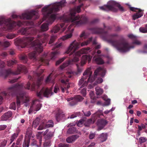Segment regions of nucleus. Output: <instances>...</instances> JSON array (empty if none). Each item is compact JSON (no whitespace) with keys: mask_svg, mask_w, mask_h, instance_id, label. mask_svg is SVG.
I'll return each mask as SVG.
<instances>
[{"mask_svg":"<svg viewBox=\"0 0 147 147\" xmlns=\"http://www.w3.org/2000/svg\"><path fill=\"white\" fill-rule=\"evenodd\" d=\"M84 120L81 119L79 120L78 123H77V125L78 126L81 127L83 125V123L84 122Z\"/></svg>","mask_w":147,"mask_h":147,"instance_id":"nucleus-43","label":"nucleus"},{"mask_svg":"<svg viewBox=\"0 0 147 147\" xmlns=\"http://www.w3.org/2000/svg\"><path fill=\"white\" fill-rule=\"evenodd\" d=\"M52 74H51L46 78L45 80V82L46 83L53 82V80L51 79V75Z\"/></svg>","mask_w":147,"mask_h":147,"instance_id":"nucleus-38","label":"nucleus"},{"mask_svg":"<svg viewBox=\"0 0 147 147\" xmlns=\"http://www.w3.org/2000/svg\"><path fill=\"white\" fill-rule=\"evenodd\" d=\"M48 35L44 34L42 36L38 35L37 38L32 42L34 38L31 37H27L20 39L18 40V45L20 46L22 48L27 46L28 47H32L35 50L33 53H30L29 55V57L31 59H35L36 53V51L40 53L43 50L42 47L41 46L42 43L45 42L47 40Z\"/></svg>","mask_w":147,"mask_h":147,"instance_id":"nucleus-3","label":"nucleus"},{"mask_svg":"<svg viewBox=\"0 0 147 147\" xmlns=\"http://www.w3.org/2000/svg\"><path fill=\"white\" fill-rule=\"evenodd\" d=\"M76 131V129L74 127L69 128L67 130V132L68 134H72L74 133Z\"/></svg>","mask_w":147,"mask_h":147,"instance_id":"nucleus-41","label":"nucleus"},{"mask_svg":"<svg viewBox=\"0 0 147 147\" xmlns=\"http://www.w3.org/2000/svg\"><path fill=\"white\" fill-rule=\"evenodd\" d=\"M80 43L74 40L71 42L67 48L65 53L69 54V56L73 55V57L71 60L64 63L60 67L61 69H63L69 65H72L74 63H77L80 61L81 55L84 54L88 53L89 52L90 48L82 49L77 52L76 51L80 48Z\"/></svg>","mask_w":147,"mask_h":147,"instance_id":"nucleus-4","label":"nucleus"},{"mask_svg":"<svg viewBox=\"0 0 147 147\" xmlns=\"http://www.w3.org/2000/svg\"><path fill=\"white\" fill-rule=\"evenodd\" d=\"M15 36V35L13 34H9L6 36L7 38L9 39H12Z\"/></svg>","mask_w":147,"mask_h":147,"instance_id":"nucleus-55","label":"nucleus"},{"mask_svg":"<svg viewBox=\"0 0 147 147\" xmlns=\"http://www.w3.org/2000/svg\"><path fill=\"white\" fill-rule=\"evenodd\" d=\"M15 61L9 60L7 62V65L8 66H11L16 63Z\"/></svg>","mask_w":147,"mask_h":147,"instance_id":"nucleus-44","label":"nucleus"},{"mask_svg":"<svg viewBox=\"0 0 147 147\" xmlns=\"http://www.w3.org/2000/svg\"><path fill=\"white\" fill-rule=\"evenodd\" d=\"M59 91V88L57 86H55L54 87V92L55 93H57Z\"/></svg>","mask_w":147,"mask_h":147,"instance_id":"nucleus-61","label":"nucleus"},{"mask_svg":"<svg viewBox=\"0 0 147 147\" xmlns=\"http://www.w3.org/2000/svg\"><path fill=\"white\" fill-rule=\"evenodd\" d=\"M88 36V35L86 34L84 32H83L80 36L81 38H86Z\"/></svg>","mask_w":147,"mask_h":147,"instance_id":"nucleus-47","label":"nucleus"},{"mask_svg":"<svg viewBox=\"0 0 147 147\" xmlns=\"http://www.w3.org/2000/svg\"><path fill=\"white\" fill-rule=\"evenodd\" d=\"M107 123V121L105 119L98 120L97 122V124L98 127V130H100L102 129Z\"/></svg>","mask_w":147,"mask_h":147,"instance_id":"nucleus-22","label":"nucleus"},{"mask_svg":"<svg viewBox=\"0 0 147 147\" xmlns=\"http://www.w3.org/2000/svg\"><path fill=\"white\" fill-rule=\"evenodd\" d=\"M147 139L144 137H141L139 139V141L140 143H144L147 140Z\"/></svg>","mask_w":147,"mask_h":147,"instance_id":"nucleus-46","label":"nucleus"},{"mask_svg":"<svg viewBox=\"0 0 147 147\" xmlns=\"http://www.w3.org/2000/svg\"><path fill=\"white\" fill-rule=\"evenodd\" d=\"M138 133L139 135H140V131H141L143 129L145 128L146 127L145 125H144L142 123L141 124V125H138Z\"/></svg>","mask_w":147,"mask_h":147,"instance_id":"nucleus-39","label":"nucleus"},{"mask_svg":"<svg viewBox=\"0 0 147 147\" xmlns=\"http://www.w3.org/2000/svg\"><path fill=\"white\" fill-rule=\"evenodd\" d=\"M41 107V105L38 100H36L33 101L30 108L28 111L29 114L31 113L33 110L37 111L39 110Z\"/></svg>","mask_w":147,"mask_h":147,"instance_id":"nucleus-16","label":"nucleus"},{"mask_svg":"<svg viewBox=\"0 0 147 147\" xmlns=\"http://www.w3.org/2000/svg\"><path fill=\"white\" fill-rule=\"evenodd\" d=\"M103 116L102 111L98 110L96 112L93 114L91 116V118L87 120L85 123L86 126H89L91 124L94 123L97 117H100Z\"/></svg>","mask_w":147,"mask_h":147,"instance_id":"nucleus-13","label":"nucleus"},{"mask_svg":"<svg viewBox=\"0 0 147 147\" xmlns=\"http://www.w3.org/2000/svg\"><path fill=\"white\" fill-rule=\"evenodd\" d=\"M117 8H118L121 11H123V9L119 3L113 0L109 1L107 5H104L100 7V9L104 11L112 10L116 11L117 10Z\"/></svg>","mask_w":147,"mask_h":147,"instance_id":"nucleus-9","label":"nucleus"},{"mask_svg":"<svg viewBox=\"0 0 147 147\" xmlns=\"http://www.w3.org/2000/svg\"><path fill=\"white\" fill-rule=\"evenodd\" d=\"M12 115V112L11 111H8L5 113L1 117V120L2 121H6Z\"/></svg>","mask_w":147,"mask_h":147,"instance_id":"nucleus-28","label":"nucleus"},{"mask_svg":"<svg viewBox=\"0 0 147 147\" xmlns=\"http://www.w3.org/2000/svg\"><path fill=\"white\" fill-rule=\"evenodd\" d=\"M102 98L105 101L104 104H102V106H107L110 105L111 100L110 99L107 98V96L106 95H104L102 97Z\"/></svg>","mask_w":147,"mask_h":147,"instance_id":"nucleus-29","label":"nucleus"},{"mask_svg":"<svg viewBox=\"0 0 147 147\" xmlns=\"http://www.w3.org/2000/svg\"><path fill=\"white\" fill-rule=\"evenodd\" d=\"M81 93L84 96H85L86 94V88H83L81 90Z\"/></svg>","mask_w":147,"mask_h":147,"instance_id":"nucleus-54","label":"nucleus"},{"mask_svg":"<svg viewBox=\"0 0 147 147\" xmlns=\"http://www.w3.org/2000/svg\"><path fill=\"white\" fill-rule=\"evenodd\" d=\"M107 133H103L100 135L99 138L101 142L105 141L107 139Z\"/></svg>","mask_w":147,"mask_h":147,"instance_id":"nucleus-33","label":"nucleus"},{"mask_svg":"<svg viewBox=\"0 0 147 147\" xmlns=\"http://www.w3.org/2000/svg\"><path fill=\"white\" fill-rule=\"evenodd\" d=\"M114 109L113 110V108H112L111 109H110L109 110H107L105 111L104 112V113L105 114H107L109 113L111 111H114Z\"/></svg>","mask_w":147,"mask_h":147,"instance_id":"nucleus-64","label":"nucleus"},{"mask_svg":"<svg viewBox=\"0 0 147 147\" xmlns=\"http://www.w3.org/2000/svg\"><path fill=\"white\" fill-rule=\"evenodd\" d=\"M96 55L93 57V61L98 64H102L104 63L103 60L100 57H96Z\"/></svg>","mask_w":147,"mask_h":147,"instance_id":"nucleus-27","label":"nucleus"},{"mask_svg":"<svg viewBox=\"0 0 147 147\" xmlns=\"http://www.w3.org/2000/svg\"><path fill=\"white\" fill-rule=\"evenodd\" d=\"M10 45V43L8 41H4L3 42L2 46L5 47H7Z\"/></svg>","mask_w":147,"mask_h":147,"instance_id":"nucleus-48","label":"nucleus"},{"mask_svg":"<svg viewBox=\"0 0 147 147\" xmlns=\"http://www.w3.org/2000/svg\"><path fill=\"white\" fill-rule=\"evenodd\" d=\"M65 1L63 0L60 2H56L46 5L42 9V11L43 15V20L47 19L48 24L44 23L42 25L41 27L42 31L48 30L49 24H52L57 19H59L60 17H59L55 12L58 11L65 6L66 3Z\"/></svg>","mask_w":147,"mask_h":147,"instance_id":"nucleus-2","label":"nucleus"},{"mask_svg":"<svg viewBox=\"0 0 147 147\" xmlns=\"http://www.w3.org/2000/svg\"><path fill=\"white\" fill-rule=\"evenodd\" d=\"M129 6L130 10L136 12V13L134 14L132 16L133 19L134 20H135L140 18L143 16V11L142 10L136 8L131 7L130 5Z\"/></svg>","mask_w":147,"mask_h":147,"instance_id":"nucleus-15","label":"nucleus"},{"mask_svg":"<svg viewBox=\"0 0 147 147\" xmlns=\"http://www.w3.org/2000/svg\"><path fill=\"white\" fill-rule=\"evenodd\" d=\"M76 65L77 67V71L76 72H67L66 73V75H64V78H63V79H62L61 80V82L64 84H65V86H67V88L65 87L64 88L61 86V90L62 92H64L65 91V90H67V89L69 88L70 87V86L69 84L68 85H67V83L66 82L68 81V80L66 79L67 76H68L69 78H71L73 75L78 76L79 74L81 73L82 71V68L79 67V65L78 64H76Z\"/></svg>","mask_w":147,"mask_h":147,"instance_id":"nucleus-8","label":"nucleus"},{"mask_svg":"<svg viewBox=\"0 0 147 147\" xmlns=\"http://www.w3.org/2000/svg\"><path fill=\"white\" fill-rule=\"evenodd\" d=\"M84 115L86 117H89L91 114V113L90 111H86L85 112H84Z\"/></svg>","mask_w":147,"mask_h":147,"instance_id":"nucleus-57","label":"nucleus"},{"mask_svg":"<svg viewBox=\"0 0 147 147\" xmlns=\"http://www.w3.org/2000/svg\"><path fill=\"white\" fill-rule=\"evenodd\" d=\"M90 96L92 99L91 102L92 103H94L96 100V98L94 96V92L93 91H91L90 93Z\"/></svg>","mask_w":147,"mask_h":147,"instance_id":"nucleus-35","label":"nucleus"},{"mask_svg":"<svg viewBox=\"0 0 147 147\" xmlns=\"http://www.w3.org/2000/svg\"><path fill=\"white\" fill-rule=\"evenodd\" d=\"M26 69V68L23 65H18L17 71L15 72H13L11 69H9L6 72V74L7 75L10 74L12 73L13 74L17 75L20 73L21 71L22 70H25Z\"/></svg>","mask_w":147,"mask_h":147,"instance_id":"nucleus-20","label":"nucleus"},{"mask_svg":"<svg viewBox=\"0 0 147 147\" xmlns=\"http://www.w3.org/2000/svg\"><path fill=\"white\" fill-rule=\"evenodd\" d=\"M47 54L45 53L40 58V62L44 63L46 64H48V61L47 59Z\"/></svg>","mask_w":147,"mask_h":147,"instance_id":"nucleus-31","label":"nucleus"},{"mask_svg":"<svg viewBox=\"0 0 147 147\" xmlns=\"http://www.w3.org/2000/svg\"><path fill=\"white\" fill-rule=\"evenodd\" d=\"M3 24L4 30H13L17 26H20L22 25H24V23L19 21L16 23L11 20L10 18L5 19L2 16H0V25Z\"/></svg>","mask_w":147,"mask_h":147,"instance_id":"nucleus-6","label":"nucleus"},{"mask_svg":"<svg viewBox=\"0 0 147 147\" xmlns=\"http://www.w3.org/2000/svg\"><path fill=\"white\" fill-rule=\"evenodd\" d=\"M84 98L81 96L78 95L76 96L74 98H70L67 99L68 102H70L69 104L71 105H73L75 104L77 101L82 100Z\"/></svg>","mask_w":147,"mask_h":147,"instance_id":"nucleus-17","label":"nucleus"},{"mask_svg":"<svg viewBox=\"0 0 147 147\" xmlns=\"http://www.w3.org/2000/svg\"><path fill=\"white\" fill-rule=\"evenodd\" d=\"M110 43L120 52H125L128 51L130 49L134 47H130L128 43L121 41H109Z\"/></svg>","mask_w":147,"mask_h":147,"instance_id":"nucleus-7","label":"nucleus"},{"mask_svg":"<svg viewBox=\"0 0 147 147\" xmlns=\"http://www.w3.org/2000/svg\"><path fill=\"white\" fill-rule=\"evenodd\" d=\"M103 82V79L100 77L98 78L96 81L94 82L92 85L89 84L88 88L89 89H91L93 88L94 86L98 84H100Z\"/></svg>","mask_w":147,"mask_h":147,"instance_id":"nucleus-26","label":"nucleus"},{"mask_svg":"<svg viewBox=\"0 0 147 147\" xmlns=\"http://www.w3.org/2000/svg\"><path fill=\"white\" fill-rule=\"evenodd\" d=\"M54 132L49 129H47L44 133V136L46 140L50 139L53 136Z\"/></svg>","mask_w":147,"mask_h":147,"instance_id":"nucleus-24","label":"nucleus"},{"mask_svg":"<svg viewBox=\"0 0 147 147\" xmlns=\"http://www.w3.org/2000/svg\"><path fill=\"white\" fill-rule=\"evenodd\" d=\"M56 38V36H51V38L49 41V44H51L53 43L55 39Z\"/></svg>","mask_w":147,"mask_h":147,"instance_id":"nucleus-52","label":"nucleus"},{"mask_svg":"<svg viewBox=\"0 0 147 147\" xmlns=\"http://www.w3.org/2000/svg\"><path fill=\"white\" fill-rule=\"evenodd\" d=\"M79 137V135L78 134L73 135L67 138L66 139V141L68 143H72L74 142Z\"/></svg>","mask_w":147,"mask_h":147,"instance_id":"nucleus-25","label":"nucleus"},{"mask_svg":"<svg viewBox=\"0 0 147 147\" xmlns=\"http://www.w3.org/2000/svg\"><path fill=\"white\" fill-rule=\"evenodd\" d=\"M52 88H43L37 92V95L39 98H42L43 96L46 97H49L53 95V93L52 92Z\"/></svg>","mask_w":147,"mask_h":147,"instance_id":"nucleus-12","label":"nucleus"},{"mask_svg":"<svg viewBox=\"0 0 147 147\" xmlns=\"http://www.w3.org/2000/svg\"><path fill=\"white\" fill-rule=\"evenodd\" d=\"M65 116V115L63 113L62 111L61 110H59L58 112L56 115V119L57 121H59L60 119L63 118Z\"/></svg>","mask_w":147,"mask_h":147,"instance_id":"nucleus-30","label":"nucleus"},{"mask_svg":"<svg viewBox=\"0 0 147 147\" xmlns=\"http://www.w3.org/2000/svg\"><path fill=\"white\" fill-rule=\"evenodd\" d=\"M36 137L38 139V140L40 145H38L36 144V142L34 141L32 144V145L33 146H35L37 147H40L42 143V133L40 132H38L36 134Z\"/></svg>","mask_w":147,"mask_h":147,"instance_id":"nucleus-23","label":"nucleus"},{"mask_svg":"<svg viewBox=\"0 0 147 147\" xmlns=\"http://www.w3.org/2000/svg\"><path fill=\"white\" fill-rule=\"evenodd\" d=\"M10 109H12L14 110H15L16 109V106L15 102H13L11 104L9 107Z\"/></svg>","mask_w":147,"mask_h":147,"instance_id":"nucleus-51","label":"nucleus"},{"mask_svg":"<svg viewBox=\"0 0 147 147\" xmlns=\"http://www.w3.org/2000/svg\"><path fill=\"white\" fill-rule=\"evenodd\" d=\"M128 36L133 40H135L136 38L137 37L132 34H130L128 35Z\"/></svg>","mask_w":147,"mask_h":147,"instance_id":"nucleus-53","label":"nucleus"},{"mask_svg":"<svg viewBox=\"0 0 147 147\" xmlns=\"http://www.w3.org/2000/svg\"><path fill=\"white\" fill-rule=\"evenodd\" d=\"M19 86H14L11 87L9 88V89L10 90H15L16 88H19Z\"/></svg>","mask_w":147,"mask_h":147,"instance_id":"nucleus-60","label":"nucleus"},{"mask_svg":"<svg viewBox=\"0 0 147 147\" xmlns=\"http://www.w3.org/2000/svg\"><path fill=\"white\" fill-rule=\"evenodd\" d=\"M28 30L27 28H23L20 30V32L23 34L35 35L37 32L36 30L34 28H32L30 30Z\"/></svg>","mask_w":147,"mask_h":147,"instance_id":"nucleus-19","label":"nucleus"},{"mask_svg":"<svg viewBox=\"0 0 147 147\" xmlns=\"http://www.w3.org/2000/svg\"><path fill=\"white\" fill-rule=\"evenodd\" d=\"M140 32L143 33H147V24L145 27H141L139 28Z\"/></svg>","mask_w":147,"mask_h":147,"instance_id":"nucleus-40","label":"nucleus"},{"mask_svg":"<svg viewBox=\"0 0 147 147\" xmlns=\"http://www.w3.org/2000/svg\"><path fill=\"white\" fill-rule=\"evenodd\" d=\"M53 123L52 121H50L48 122H42L38 128V130H42L46 128L53 127Z\"/></svg>","mask_w":147,"mask_h":147,"instance_id":"nucleus-18","label":"nucleus"},{"mask_svg":"<svg viewBox=\"0 0 147 147\" xmlns=\"http://www.w3.org/2000/svg\"><path fill=\"white\" fill-rule=\"evenodd\" d=\"M7 142L6 140H4L3 142H1V147H4L6 145Z\"/></svg>","mask_w":147,"mask_h":147,"instance_id":"nucleus-59","label":"nucleus"},{"mask_svg":"<svg viewBox=\"0 0 147 147\" xmlns=\"http://www.w3.org/2000/svg\"><path fill=\"white\" fill-rule=\"evenodd\" d=\"M50 145V142L49 141L47 142H44L43 144V146L44 147L49 146Z\"/></svg>","mask_w":147,"mask_h":147,"instance_id":"nucleus-58","label":"nucleus"},{"mask_svg":"<svg viewBox=\"0 0 147 147\" xmlns=\"http://www.w3.org/2000/svg\"><path fill=\"white\" fill-rule=\"evenodd\" d=\"M59 54V52L57 51L51 53V59L54 60L56 57L57 55Z\"/></svg>","mask_w":147,"mask_h":147,"instance_id":"nucleus-34","label":"nucleus"},{"mask_svg":"<svg viewBox=\"0 0 147 147\" xmlns=\"http://www.w3.org/2000/svg\"><path fill=\"white\" fill-rule=\"evenodd\" d=\"M18 134H14L11 137L10 139L11 142L10 143H12L13 142L14 140L17 137Z\"/></svg>","mask_w":147,"mask_h":147,"instance_id":"nucleus-49","label":"nucleus"},{"mask_svg":"<svg viewBox=\"0 0 147 147\" xmlns=\"http://www.w3.org/2000/svg\"><path fill=\"white\" fill-rule=\"evenodd\" d=\"M95 135V133H92V132L90 133V135H89V138L90 139H93L94 138V137Z\"/></svg>","mask_w":147,"mask_h":147,"instance_id":"nucleus-56","label":"nucleus"},{"mask_svg":"<svg viewBox=\"0 0 147 147\" xmlns=\"http://www.w3.org/2000/svg\"><path fill=\"white\" fill-rule=\"evenodd\" d=\"M38 12L37 11L32 10L30 12L26 11L22 13L21 16H17L15 14L12 16L13 18H20L21 19H31L33 16L35 18H37Z\"/></svg>","mask_w":147,"mask_h":147,"instance_id":"nucleus-10","label":"nucleus"},{"mask_svg":"<svg viewBox=\"0 0 147 147\" xmlns=\"http://www.w3.org/2000/svg\"><path fill=\"white\" fill-rule=\"evenodd\" d=\"M67 57H64L62 58H61L57 61L56 63V65H59Z\"/></svg>","mask_w":147,"mask_h":147,"instance_id":"nucleus-42","label":"nucleus"},{"mask_svg":"<svg viewBox=\"0 0 147 147\" xmlns=\"http://www.w3.org/2000/svg\"><path fill=\"white\" fill-rule=\"evenodd\" d=\"M43 78L42 76H41L40 78H38L36 85L33 83L31 86L30 83L28 82L26 85V89L32 91L35 90L36 87H38L41 84Z\"/></svg>","mask_w":147,"mask_h":147,"instance_id":"nucleus-14","label":"nucleus"},{"mask_svg":"<svg viewBox=\"0 0 147 147\" xmlns=\"http://www.w3.org/2000/svg\"><path fill=\"white\" fill-rule=\"evenodd\" d=\"M96 93L97 95H100L103 92V90L102 88L99 87H96L95 88Z\"/></svg>","mask_w":147,"mask_h":147,"instance_id":"nucleus-32","label":"nucleus"},{"mask_svg":"<svg viewBox=\"0 0 147 147\" xmlns=\"http://www.w3.org/2000/svg\"><path fill=\"white\" fill-rule=\"evenodd\" d=\"M29 101V98L28 95L25 93H20L17 95V108H19L20 102L25 103L26 107L28 106V102Z\"/></svg>","mask_w":147,"mask_h":147,"instance_id":"nucleus-11","label":"nucleus"},{"mask_svg":"<svg viewBox=\"0 0 147 147\" xmlns=\"http://www.w3.org/2000/svg\"><path fill=\"white\" fill-rule=\"evenodd\" d=\"M68 144H59V147H68Z\"/></svg>","mask_w":147,"mask_h":147,"instance_id":"nucleus-62","label":"nucleus"},{"mask_svg":"<svg viewBox=\"0 0 147 147\" xmlns=\"http://www.w3.org/2000/svg\"><path fill=\"white\" fill-rule=\"evenodd\" d=\"M40 119L38 118H37L33 121V127L34 128H36L38 125Z\"/></svg>","mask_w":147,"mask_h":147,"instance_id":"nucleus-36","label":"nucleus"},{"mask_svg":"<svg viewBox=\"0 0 147 147\" xmlns=\"http://www.w3.org/2000/svg\"><path fill=\"white\" fill-rule=\"evenodd\" d=\"M82 5H81L78 6L71 9L69 12L64 13L59 18L64 23L55 26L51 31L55 33L59 31L60 32H62L66 30L68 34L62 37L61 39L64 40L71 37L74 30L71 28L72 25L79 26L85 23L87 20V18L86 16H83L81 18L78 16H75L76 12H80V8Z\"/></svg>","mask_w":147,"mask_h":147,"instance_id":"nucleus-1","label":"nucleus"},{"mask_svg":"<svg viewBox=\"0 0 147 147\" xmlns=\"http://www.w3.org/2000/svg\"><path fill=\"white\" fill-rule=\"evenodd\" d=\"M106 73V70L103 67H99L96 69L94 73V76H92V71L90 68H88L84 72L83 76L79 80L78 85L80 88L86 86L88 82L92 83L94 81L95 78L98 75H99L102 77H104Z\"/></svg>","mask_w":147,"mask_h":147,"instance_id":"nucleus-5","label":"nucleus"},{"mask_svg":"<svg viewBox=\"0 0 147 147\" xmlns=\"http://www.w3.org/2000/svg\"><path fill=\"white\" fill-rule=\"evenodd\" d=\"M29 140L28 139L27 142L24 141V143H23V147H29Z\"/></svg>","mask_w":147,"mask_h":147,"instance_id":"nucleus-50","label":"nucleus"},{"mask_svg":"<svg viewBox=\"0 0 147 147\" xmlns=\"http://www.w3.org/2000/svg\"><path fill=\"white\" fill-rule=\"evenodd\" d=\"M92 38H91L87 40L84 41L81 43V47H83L89 44L92 41Z\"/></svg>","mask_w":147,"mask_h":147,"instance_id":"nucleus-37","label":"nucleus"},{"mask_svg":"<svg viewBox=\"0 0 147 147\" xmlns=\"http://www.w3.org/2000/svg\"><path fill=\"white\" fill-rule=\"evenodd\" d=\"M7 127L5 125H0V130H3Z\"/></svg>","mask_w":147,"mask_h":147,"instance_id":"nucleus-63","label":"nucleus"},{"mask_svg":"<svg viewBox=\"0 0 147 147\" xmlns=\"http://www.w3.org/2000/svg\"><path fill=\"white\" fill-rule=\"evenodd\" d=\"M92 57L90 55L88 56L86 55H83L82 56L81 59L80 65L81 66H83L86 63L87 60L88 62H90L91 60Z\"/></svg>","mask_w":147,"mask_h":147,"instance_id":"nucleus-21","label":"nucleus"},{"mask_svg":"<svg viewBox=\"0 0 147 147\" xmlns=\"http://www.w3.org/2000/svg\"><path fill=\"white\" fill-rule=\"evenodd\" d=\"M81 116V115L80 112H78L71 115L70 116V118L71 119H73L77 116Z\"/></svg>","mask_w":147,"mask_h":147,"instance_id":"nucleus-45","label":"nucleus"}]
</instances>
